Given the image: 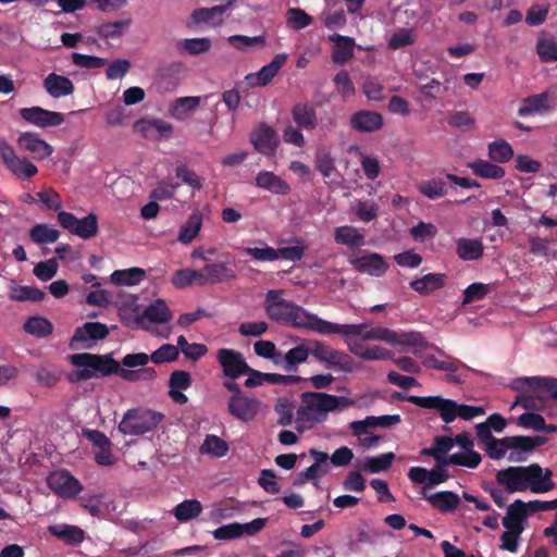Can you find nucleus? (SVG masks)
Listing matches in <instances>:
<instances>
[{"label": "nucleus", "instance_id": "f704fd0d", "mask_svg": "<svg viewBox=\"0 0 557 557\" xmlns=\"http://www.w3.org/2000/svg\"><path fill=\"white\" fill-rule=\"evenodd\" d=\"M138 298L136 296L126 297L119 305V315L123 323L131 327H139L140 323V309L137 302Z\"/></svg>", "mask_w": 557, "mask_h": 557}, {"label": "nucleus", "instance_id": "423d86ee", "mask_svg": "<svg viewBox=\"0 0 557 557\" xmlns=\"http://www.w3.org/2000/svg\"><path fill=\"white\" fill-rule=\"evenodd\" d=\"M407 400L420 408L436 410L445 423H451L457 418L471 420L485 413V409L481 406L458 404L453 399L442 396L410 395Z\"/></svg>", "mask_w": 557, "mask_h": 557}, {"label": "nucleus", "instance_id": "864d4df0", "mask_svg": "<svg viewBox=\"0 0 557 557\" xmlns=\"http://www.w3.org/2000/svg\"><path fill=\"white\" fill-rule=\"evenodd\" d=\"M176 47L180 51H184L193 55H198L208 52L212 47V42L207 37L186 38L180 40L176 44Z\"/></svg>", "mask_w": 557, "mask_h": 557}, {"label": "nucleus", "instance_id": "6e6d98bb", "mask_svg": "<svg viewBox=\"0 0 557 557\" xmlns=\"http://www.w3.org/2000/svg\"><path fill=\"white\" fill-rule=\"evenodd\" d=\"M488 157L498 163H506L513 157V149L509 143L498 139L488 144Z\"/></svg>", "mask_w": 557, "mask_h": 557}, {"label": "nucleus", "instance_id": "a878e982", "mask_svg": "<svg viewBox=\"0 0 557 557\" xmlns=\"http://www.w3.org/2000/svg\"><path fill=\"white\" fill-rule=\"evenodd\" d=\"M346 344L351 354L364 360L393 359V352L379 345H367L356 341H346Z\"/></svg>", "mask_w": 557, "mask_h": 557}, {"label": "nucleus", "instance_id": "bb28decb", "mask_svg": "<svg viewBox=\"0 0 557 557\" xmlns=\"http://www.w3.org/2000/svg\"><path fill=\"white\" fill-rule=\"evenodd\" d=\"M18 146L33 153L37 159H46L53 152V148L34 133H23L17 138Z\"/></svg>", "mask_w": 557, "mask_h": 557}, {"label": "nucleus", "instance_id": "1a4fd4ad", "mask_svg": "<svg viewBox=\"0 0 557 557\" xmlns=\"http://www.w3.org/2000/svg\"><path fill=\"white\" fill-rule=\"evenodd\" d=\"M173 318L172 311L163 299L152 301L140 315L139 327L153 333L162 338H169L172 327L166 326L162 330L157 327L158 324L169 323Z\"/></svg>", "mask_w": 557, "mask_h": 557}, {"label": "nucleus", "instance_id": "412c9836", "mask_svg": "<svg viewBox=\"0 0 557 557\" xmlns=\"http://www.w3.org/2000/svg\"><path fill=\"white\" fill-rule=\"evenodd\" d=\"M392 346L410 348L412 354L417 357L422 352V349H434L441 356L444 351L433 344H429L424 337L418 332H397L395 331V341Z\"/></svg>", "mask_w": 557, "mask_h": 557}, {"label": "nucleus", "instance_id": "b1692460", "mask_svg": "<svg viewBox=\"0 0 557 557\" xmlns=\"http://www.w3.org/2000/svg\"><path fill=\"white\" fill-rule=\"evenodd\" d=\"M42 87L53 99L64 98L74 92L73 82L69 77L57 73H49L42 81Z\"/></svg>", "mask_w": 557, "mask_h": 557}, {"label": "nucleus", "instance_id": "0eeeda50", "mask_svg": "<svg viewBox=\"0 0 557 557\" xmlns=\"http://www.w3.org/2000/svg\"><path fill=\"white\" fill-rule=\"evenodd\" d=\"M339 334L346 341H352L354 337H360L362 341H380L392 345L395 341V331L369 323L361 324H337L329 321L325 335Z\"/></svg>", "mask_w": 557, "mask_h": 557}, {"label": "nucleus", "instance_id": "4be33fe9", "mask_svg": "<svg viewBox=\"0 0 557 557\" xmlns=\"http://www.w3.org/2000/svg\"><path fill=\"white\" fill-rule=\"evenodd\" d=\"M250 140L256 150L267 156L273 154L278 144L276 132L265 124H260L252 132Z\"/></svg>", "mask_w": 557, "mask_h": 557}, {"label": "nucleus", "instance_id": "58836bf2", "mask_svg": "<svg viewBox=\"0 0 557 557\" xmlns=\"http://www.w3.org/2000/svg\"><path fill=\"white\" fill-rule=\"evenodd\" d=\"M200 102L201 98L196 96L177 98L170 107V115L175 120H186L197 110Z\"/></svg>", "mask_w": 557, "mask_h": 557}, {"label": "nucleus", "instance_id": "20e7f679", "mask_svg": "<svg viewBox=\"0 0 557 557\" xmlns=\"http://www.w3.org/2000/svg\"><path fill=\"white\" fill-rule=\"evenodd\" d=\"M552 471L545 470L539 465L529 467H509L497 473V481L507 492H522L531 490L533 493H546L554 487L550 480Z\"/></svg>", "mask_w": 557, "mask_h": 557}, {"label": "nucleus", "instance_id": "603ef678", "mask_svg": "<svg viewBox=\"0 0 557 557\" xmlns=\"http://www.w3.org/2000/svg\"><path fill=\"white\" fill-rule=\"evenodd\" d=\"M481 455L474 449L459 450L449 456H446V462L449 465H456L469 469H475L481 463Z\"/></svg>", "mask_w": 557, "mask_h": 557}, {"label": "nucleus", "instance_id": "473e14b6", "mask_svg": "<svg viewBox=\"0 0 557 557\" xmlns=\"http://www.w3.org/2000/svg\"><path fill=\"white\" fill-rule=\"evenodd\" d=\"M484 246L481 238L461 237L456 243V253L463 261H474L482 258Z\"/></svg>", "mask_w": 557, "mask_h": 557}, {"label": "nucleus", "instance_id": "69168bd1", "mask_svg": "<svg viewBox=\"0 0 557 557\" xmlns=\"http://www.w3.org/2000/svg\"><path fill=\"white\" fill-rule=\"evenodd\" d=\"M258 244L259 246L245 248V253L250 256L253 260L260 262L277 260L276 249L270 247L267 243L261 240Z\"/></svg>", "mask_w": 557, "mask_h": 557}, {"label": "nucleus", "instance_id": "aec40b11", "mask_svg": "<svg viewBox=\"0 0 557 557\" xmlns=\"http://www.w3.org/2000/svg\"><path fill=\"white\" fill-rule=\"evenodd\" d=\"M287 55L285 53L276 54L273 60L262 66L256 73H249L245 76V82L248 87H263L267 86L278 73L281 67L286 63Z\"/></svg>", "mask_w": 557, "mask_h": 557}, {"label": "nucleus", "instance_id": "72a5a7b5", "mask_svg": "<svg viewBox=\"0 0 557 557\" xmlns=\"http://www.w3.org/2000/svg\"><path fill=\"white\" fill-rule=\"evenodd\" d=\"M292 117L299 128L312 131L317 127L318 119L313 107L297 103L292 108Z\"/></svg>", "mask_w": 557, "mask_h": 557}, {"label": "nucleus", "instance_id": "393cba45", "mask_svg": "<svg viewBox=\"0 0 557 557\" xmlns=\"http://www.w3.org/2000/svg\"><path fill=\"white\" fill-rule=\"evenodd\" d=\"M350 125L360 133H374L382 128L383 116L375 111L360 110L350 116Z\"/></svg>", "mask_w": 557, "mask_h": 557}, {"label": "nucleus", "instance_id": "0e129e2a", "mask_svg": "<svg viewBox=\"0 0 557 557\" xmlns=\"http://www.w3.org/2000/svg\"><path fill=\"white\" fill-rule=\"evenodd\" d=\"M44 297L45 293L42 290L32 286L14 285L11 287L10 292V298L16 301H38L44 299Z\"/></svg>", "mask_w": 557, "mask_h": 557}, {"label": "nucleus", "instance_id": "4468645a", "mask_svg": "<svg viewBox=\"0 0 557 557\" xmlns=\"http://www.w3.org/2000/svg\"><path fill=\"white\" fill-rule=\"evenodd\" d=\"M49 488L62 498H74L82 492L83 485L66 470H57L47 478Z\"/></svg>", "mask_w": 557, "mask_h": 557}, {"label": "nucleus", "instance_id": "39448f33", "mask_svg": "<svg viewBox=\"0 0 557 557\" xmlns=\"http://www.w3.org/2000/svg\"><path fill=\"white\" fill-rule=\"evenodd\" d=\"M512 388L520 394L513 404L527 410H543L552 399H557V379L525 376L516 379Z\"/></svg>", "mask_w": 557, "mask_h": 557}, {"label": "nucleus", "instance_id": "3c124183", "mask_svg": "<svg viewBox=\"0 0 557 557\" xmlns=\"http://www.w3.org/2000/svg\"><path fill=\"white\" fill-rule=\"evenodd\" d=\"M309 345H298L289 349L285 355L282 354V364L286 371H294L300 363L307 361L309 357Z\"/></svg>", "mask_w": 557, "mask_h": 557}, {"label": "nucleus", "instance_id": "e2e57ef3", "mask_svg": "<svg viewBox=\"0 0 557 557\" xmlns=\"http://www.w3.org/2000/svg\"><path fill=\"white\" fill-rule=\"evenodd\" d=\"M312 21V17L301 9L292 8L286 12V24L294 30H300L308 27Z\"/></svg>", "mask_w": 557, "mask_h": 557}, {"label": "nucleus", "instance_id": "052dcab7", "mask_svg": "<svg viewBox=\"0 0 557 557\" xmlns=\"http://www.w3.org/2000/svg\"><path fill=\"white\" fill-rule=\"evenodd\" d=\"M418 190L430 199H437L446 195L447 187L442 178L434 177L420 183Z\"/></svg>", "mask_w": 557, "mask_h": 557}, {"label": "nucleus", "instance_id": "4d7b16f0", "mask_svg": "<svg viewBox=\"0 0 557 557\" xmlns=\"http://www.w3.org/2000/svg\"><path fill=\"white\" fill-rule=\"evenodd\" d=\"M24 330L36 337H45L52 333L53 326L48 319L36 315L26 320Z\"/></svg>", "mask_w": 557, "mask_h": 557}, {"label": "nucleus", "instance_id": "338daca9", "mask_svg": "<svg viewBox=\"0 0 557 557\" xmlns=\"http://www.w3.org/2000/svg\"><path fill=\"white\" fill-rule=\"evenodd\" d=\"M136 128L145 136L152 131H156L161 136L170 135L173 132V126L162 120L140 121L136 123Z\"/></svg>", "mask_w": 557, "mask_h": 557}, {"label": "nucleus", "instance_id": "49530a36", "mask_svg": "<svg viewBox=\"0 0 557 557\" xmlns=\"http://www.w3.org/2000/svg\"><path fill=\"white\" fill-rule=\"evenodd\" d=\"M548 109V95L547 92H542L525 98L521 102L518 113L521 116H525L535 113H541L547 111Z\"/></svg>", "mask_w": 557, "mask_h": 557}, {"label": "nucleus", "instance_id": "c756f323", "mask_svg": "<svg viewBox=\"0 0 557 557\" xmlns=\"http://www.w3.org/2000/svg\"><path fill=\"white\" fill-rule=\"evenodd\" d=\"M334 240L336 244L350 249H359L366 244V236L360 230L351 225H343L335 227Z\"/></svg>", "mask_w": 557, "mask_h": 557}, {"label": "nucleus", "instance_id": "f3484780", "mask_svg": "<svg viewBox=\"0 0 557 557\" xmlns=\"http://www.w3.org/2000/svg\"><path fill=\"white\" fill-rule=\"evenodd\" d=\"M508 455L510 462H520L527 460L532 450L545 444L546 438L543 436H508Z\"/></svg>", "mask_w": 557, "mask_h": 557}, {"label": "nucleus", "instance_id": "bf43d9fd", "mask_svg": "<svg viewBox=\"0 0 557 557\" xmlns=\"http://www.w3.org/2000/svg\"><path fill=\"white\" fill-rule=\"evenodd\" d=\"M536 53L542 62L557 61V41L550 37H541L536 42Z\"/></svg>", "mask_w": 557, "mask_h": 557}, {"label": "nucleus", "instance_id": "e433bc0d", "mask_svg": "<svg viewBox=\"0 0 557 557\" xmlns=\"http://www.w3.org/2000/svg\"><path fill=\"white\" fill-rule=\"evenodd\" d=\"M349 429L357 437L361 447L370 449L380 441V436L374 435L370 429H374L372 425L367 423V418L363 420H357L349 423Z\"/></svg>", "mask_w": 557, "mask_h": 557}, {"label": "nucleus", "instance_id": "cd10ccee", "mask_svg": "<svg viewBox=\"0 0 557 557\" xmlns=\"http://www.w3.org/2000/svg\"><path fill=\"white\" fill-rule=\"evenodd\" d=\"M329 40L334 42L332 60L335 64L343 65L354 57L356 47L354 38L333 34L329 36Z\"/></svg>", "mask_w": 557, "mask_h": 557}, {"label": "nucleus", "instance_id": "f257e3e1", "mask_svg": "<svg viewBox=\"0 0 557 557\" xmlns=\"http://www.w3.org/2000/svg\"><path fill=\"white\" fill-rule=\"evenodd\" d=\"M355 405V400L320 392L301 394L295 412V426L299 433L311 430L327 420L331 412Z\"/></svg>", "mask_w": 557, "mask_h": 557}, {"label": "nucleus", "instance_id": "a211bd4d", "mask_svg": "<svg viewBox=\"0 0 557 557\" xmlns=\"http://www.w3.org/2000/svg\"><path fill=\"white\" fill-rule=\"evenodd\" d=\"M216 360L221 364L224 375L233 380L245 375L249 370L243 354L231 348L219 349Z\"/></svg>", "mask_w": 557, "mask_h": 557}, {"label": "nucleus", "instance_id": "9d476101", "mask_svg": "<svg viewBox=\"0 0 557 557\" xmlns=\"http://www.w3.org/2000/svg\"><path fill=\"white\" fill-rule=\"evenodd\" d=\"M443 357H446V359L438 360L433 355H423L422 352L418 356V358L422 360L424 367L448 372L446 381L449 383L463 384L468 379V373L475 372V370L456 358L446 356L445 354Z\"/></svg>", "mask_w": 557, "mask_h": 557}, {"label": "nucleus", "instance_id": "dca6fc26", "mask_svg": "<svg viewBox=\"0 0 557 557\" xmlns=\"http://www.w3.org/2000/svg\"><path fill=\"white\" fill-rule=\"evenodd\" d=\"M349 263L356 271L374 277L383 276L388 270L387 261L377 252L351 256Z\"/></svg>", "mask_w": 557, "mask_h": 557}, {"label": "nucleus", "instance_id": "7c9ffc66", "mask_svg": "<svg viewBox=\"0 0 557 557\" xmlns=\"http://www.w3.org/2000/svg\"><path fill=\"white\" fill-rule=\"evenodd\" d=\"M81 505L91 516L100 517L110 513L115 508H111V500L108 495L103 493L99 494H86L81 497Z\"/></svg>", "mask_w": 557, "mask_h": 557}, {"label": "nucleus", "instance_id": "c9c22d12", "mask_svg": "<svg viewBox=\"0 0 557 557\" xmlns=\"http://www.w3.org/2000/svg\"><path fill=\"white\" fill-rule=\"evenodd\" d=\"M527 513L525 503L517 499L507 508L506 516L503 519V525L507 531L520 532L523 531L522 518Z\"/></svg>", "mask_w": 557, "mask_h": 557}, {"label": "nucleus", "instance_id": "8fccbe9b", "mask_svg": "<svg viewBox=\"0 0 557 557\" xmlns=\"http://www.w3.org/2000/svg\"><path fill=\"white\" fill-rule=\"evenodd\" d=\"M131 24V18L102 23L97 27V34L103 39H116L124 35Z\"/></svg>", "mask_w": 557, "mask_h": 557}, {"label": "nucleus", "instance_id": "37998d69", "mask_svg": "<svg viewBox=\"0 0 557 557\" xmlns=\"http://www.w3.org/2000/svg\"><path fill=\"white\" fill-rule=\"evenodd\" d=\"M445 284V275L441 273H429L421 278L410 282V287L419 294H430L440 289Z\"/></svg>", "mask_w": 557, "mask_h": 557}, {"label": "nucleus", "instance_id": "79ce46f5", "mask_svg": "<svg viewBox=\"0 0 557 557\" xmlns=\"http://www.w3.org/2000/svg\"><path fill=\"white\" fill-rule=\"evenodd\" d=\"M230 446L226 441L214 434L206 435L199 451L212 458H222L227 455Z\"/></svg>", "mask_w": 557, "mask_h": 557}, {"label": "nucleus", "instance_id": "f8f14e48", "mask_svg": "<svg viewBox=\"0 0 557 557\" xmlns=\"http://www.w3.org/2000/svg\"><path fill=\"white\" fill-rule=\"evenodd\" d=\"M260 410V400L246 393L232 395L227 401L228 413L242 422L255 420Z\"/></svg>", "mask_w": 557, "mask_h": 557}, {"label": "nucleus", "instance_id": "9b49d317", "mask_svg": "<svg viewBox=\"0 0 557 557\" xmlns=\"http://www.w3.org/2000/svg\"><path fill=\"white\" fill-rule=\"evenodd\" d=\"M58 221L63 228L83 239H89L98 232V220L94 213H89L83 219H77L70 212L60 211Z\"/></svg>", "mask_w": 557, "mask_h": 557}, {"label": "nucleus", "instance_id": "6ab92c4d", "mask_svg": "<svg viewBox=\"0 0 557 557\" xmlns=\"http://www.w3.org/2000/svg\"><path fill=\"white\" fill-rule=\"evenodd\" d=\"M20 114L26 122L42 128L59 126L64 122L62 113L41 107L23 108L20 110Z\"/></svg>", "mask_w": 557, "mask_h": 557}, {"label": "nucleus", "instance_id": "ddd939ff", "mask_svg": "<svg viewBox=\"0 0 557 557\" xmlns=\"http://www.w3.org/2000/svg\"><path fill=\"white\" fill-rule=\"evenodd\" d=\"M0 158L5 166L18 178L27 180L34 176L38 169L25 158H20L13 147L5 140H0Z\"/></svg>", "mask_w": 557, "mask_h": 557}, {"label": "nucleus", "instance_id": "7ed1b4c3", "mask_svg": "<svg viewBox=\"0 0 557 557\" xmlns=\"http://www.w3.org/2000/svg\"><path fill=\"white\" fill-rule=\"evenodd\" d=\"M283 290H269L265 295L268 315L277 322L325 335L329 321L305 310L293 301L283 298Z\"/></svg>", "mask_w": 557, "mask_h": 557}, {"label": "nucleus", "instance_id": "5fc2aeb1", "mask_svg": "<svg viewBox=\"0 0 557 557\" xmlns=\"http://www.w3.org/2000/svg\"><path fill=\"white\" fill-rule=\"evenodd\" d=\"M59 231L49 224H37L29 231L30 239L36 244H52L59 238Z\"/></svg>", "mask_w": 557, "mask_h": 557}, {"label": "nucleus", "instance_id": "a18cd8bd", "mask_svg": "<svg viewBox=\"0 0 557 557\" xmlns=\"http://www.w3.org/2000/svg\"><path fill=\"white\" fill-rule=\"evenodd\" d=\"M324 366L326 368H333L345 373H351L357 370V363L354 358L350 355L335 348L332 349Z\"/></svg>", "mask_w": 557, "mask_h": 557}, {"label": "nucleus", "instance_id": "2f4dec72", "mask_svg": "<svg viewBox=\"0 0 557 557\" xmlns=\"http://www.w3.org/2000/svg\"><path fill=\"white\" fill-rule=\"evenodd\" d=\"M256 185L274 195H287L290 191L289 185L271 171H260L256 178Z\"/></svg>", "mask_w": 557, "mask_h": 557}, {"label": "nucleus", "instance_id": "c85d7f7f", "mask_svg": "<svg viewBox=\"0 0 557 557\" xmlns=\"http://www.w3.org/2000/svg\"><path fill=\"white\" fill-rule=\"evenodd\" d=\"M228 5H214L212 8H200L193 12V22L197 25L205 24L211 27L221 26L224 23V15Z\"/></svg>", "mask_w": 557, "mask_h": 557}, {"label": "nucleus", "instance_id": "de8ad7c7", "mask_svg": "<svg viewBox=\"0 0 557 557\" xmlns=\"http://www.w3.org/2000/svg\"><path fill=\"white\" fill-rule=\"evenodd\" d=\"M146 276L145 270L140 268H129L124 270H115L110 278L116 285L135 286L144 281Z\"/></svg>", "mask_w": 557, "mask_h": 557}, {"label": "nucleus", "instance_id": "ea45409f", "mask_svg": "<svg viewBox=\"0 0 557 557\" xmlns=\"http://www.w3.org/2000/svg\"><path fill=\"white\" fill-rule=\"evenodd\" d=\"M202 226V213L194 211L182 225L177 240L184 245L190 244L199 234Z\"/></svg>", "mask_w": 557, "mask_h": 557}, {"label": "nucleus", "instance_id": "f03ea898", "mask_svg": "<svg viewBox=\"0 0 557 557\" xmlns=\"http://www.w3.org/2000/svg\"><path fill=\"white\" fill-rule=\"evenodd\" d=\"M71 363L76 368L74 373L75 381H87L113 373H119L123 380L128 382L139 379L150 380L156 376L153 369H141L138 371L120 369V363L109 355L75 354L71 356Z\"/></svg>", "mask_w": 557, "mask_h": 557}, {"label": "nucleus", "instance_id": "09e8293b", "mask_svg": "<svg viewBox=\"0 0 557 557\" xmlns=\"http://www.w3.org/2000/svg\"><path fill=\"white\" fill-rule=\"evenodd\" d=\"M395 459V455L393 453H385L374 457H366L360 465V468L366 473H379L387 470L393 460Z\"/></svg>", "mask_w": 557, "mask_h": 557}, {"label": "nucleus", "instance_id": "680f3d73", "mask_svg": "<svg viewBox=\"0 0 557 557\" xmlns=\"http://www.w3.org/2000/svg\"><path fill=\"white\" fill-rule=\"evenodd\" d=\"M253 350L259 357L271 360L274 364H282V352L276 350V346L270 341H257L253 344Z\"/></svg>", "mask_w": 557, "mask_h": 557}, {"label": "nucleus", "instance_id": "4c0bfd02", "mask_svg": "<svg viewBox=\"0 0 557 557\" xmlns=\"http://www.w3.org/2000/svg\"><path fill=\"white\" fill-rule=\"evenodd\" d=\"M48 531L53 536L60 539L61 541L65 542L66 544H71V545L79 544L85 539L84 531L76 525L60 523V524L50 525L48 528Z\"/></svg>", "mask_w": 557, "mask_h": 557}, {"label": "nucleus", "instance_id": "774afa93", "mask_svg": "<svg viewBox=\"0 0 557 557\" xmlns=\"http://www.w3.org/2000/svg\"><path fill=\"white\" fill-rule=\"evenodd\" d=\"M416 38V33L412 29L400 28L389 38L388 48L394 50L405 48L414 44Z\"/></svg>", "mask_w": 557, "mask_h": 557}, {"label": "nucleus", "instance_id": "2eb2a0df", "mask_svg": "<svg viewBox=\"0 0 557 557\" xmlns=\"http://www.w3.org/2000/svg\"><path fill=\"white\" fill-rule=\"evenodd\" d=\"M109 334L108 326L100 322H87L76 329L72 339L73 349L91 348L97 341L103 339Z\"/></svg>", "mask_w": 557, "mask_h": 557}, {"label": "nucleus", "instance_id": "a19ab883", "mask_svg": "<svg viewBox=\"0 0 557 557\" xmlns=\"http://www.w3.org/2000/svg\"><path fill=\"white\" fill-rule=\"evenodd\" d=\"M468 168L474 175L486 180H502L506 174L502 166L482 159L469 162Z\"/></svg>", "mask_w": 557, "mask_h": 557}, {"label": "nucleus", "instance_id": "c03bdc74", "mask_svg": "<svg viewBox=\"0 0 557 557\" xmlns=\"http://www.w3.org/2000/svg\"><path fill=\"white\" fill-rule=\"evenodd\" d=\"M201 511L202 505L199 500L185 499L173 508L172 513L178 522L186 523L197 518Z\"/></svg>", "mask_w": 557, "mask_h": 557}, {"label": "nucleus", "instance_id": "5701e85b", "mask_svg": "<svg viewBox=\"0 0 557 557\" xmlns=\"http://www.w3.org/2000/svg\"><path fill=\"white\" fill-rule=\"evenodd\" d=\"M420 494L433 508L443 513L451 512L460 505V497L451 491L430 494L425 488H421Z\"/></svg>", "mask_w": 557, "mask_h": 557}, {"label": "nucleus", "instance_id": "6e6552de", "mask_svg": "<svg viewBox=\"0 0 557 557\" xmlns=\"http://www.w3.org/2000/svg\"><path fill=\"white\" fill-rule=\"evenodd\" d=\"M163 419V413L151 409H129L120 421L119 431L125 435H143L153 431Z\"/></svg>", "mask_w": 557, "mask_h": 557}, {"label": "nucleus", "instance_id": "13d9d810", "mask_svg": "<svg viewBox=\"0 0 557 557\" xmlns=\"http://www.w3.org/2000/svg\"><path fill=\"white\" fill-rule=\"evenodd\" d=\"M203 269L208 283H219L235 277L234 271L227 268L225 263H209Z\"/></svg>", "mask_w": 557, "mask_h": 557}]
</instances>
